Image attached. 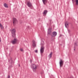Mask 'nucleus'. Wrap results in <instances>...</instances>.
I'll return each mask as SVG.
<instances>
[{
    "label": "nucleus",
    "instance_id": "obj_20",
    "mask_svg": "<svg viewBox=\"0 0 78 78\" xmlns=\"http://www.w3.org/2000/svg\"><path fill=\"white\" fill-rule=\"evenodd\" d=\"M74 44H75V45H76H76H77V42L75 43Z\"/></svg>",
    "mask_w": 78,
    "mask_h": 78
},
{
    "label": "nucleus",
    "instance_id": "obj_4",
    "mask_svg": "<svg viewBox=\"0 0 78 78\" xmlns=\"http://www.w3.org/2000/svg\"><path fill=\"white\" fill-rule=\"evenodd\" d=\"M44 47L43 45H42L40 49V52L41 55H42V53H43L44 51Z\"/></svg>",
    "mask_w": 78,
    "mask_h": 78
},
{
    "label": "nucleus",
    "instance_id": "obj_27",
    "mask_svg": "<svg viewBox=\"0 0 78 78\" xmlns=\"http://www.w3.org/2000/svg\"><path fill=\"white\" fill-rule=\"evenodd\" d=\"M74 50H75V49H74Z\"/></svg>",
    "mask_w": 78,
    "mask_h": 78
},
{
    "label": "nucleus",
    "instance_id": "obj_21",
    "mask_svg": "<svg viewBox=\"0 0 78 78\" xmlns=\"http://www.w3.org/2000/svg\"><path fill=\"white\" fill-rule=\"evenodd\" d=\"M10 76L9 75H8L7 76V78H10Z\"/></svg>",
    "mask_w": 78,
    "mask_h": 78
},
{
    "label": "nucleus",
    "instance_id": "obj_10",
    "mask_svg": "<svg viewBox=\"0 0 78 78\" xmlns=\"http://www.w3.org/2000/svg\"><path fill=\"white\" fill-rule=\"evenodd\" d=\"M42 1L43 3V4H44V5H46L47 3L48 0H42Z\"/></svg>",
    "mask_w": 78,
    "mask_h": 78
},
{
    "label": "nucleus",
    "instance_id": "obj_3",
    "mask_svg": "<svg viewBox=\"0 0 78 78\" xmlns=\"http://www.w3.org/2000/svg\"><path fill=\"white\" fill-rule=\"evenodd\" d=\"M15 37L14 39L12 40L11 41V43L13 45L16 44L17 43V39L15 38Z\"/></svg>",
    "mask_w": 78,
    "mask_h": 78
},
{
    "label": "nucleus",
    "instance_id": "obj_26",
    "mask_svg": "<svg viewBox=\"0 0 78 78\" xmlns=\"http://www.w3.org/2000/svg\"><path fill=\"white\" fill-rule=\"evenodd\" d=\"M50 22H51V20H50Z\"/></svg>",
    "mask_w": 78,
    "mask_h": 78
},
{
    "label": "nucleus",
    "instance_id": "obj_6",
    "mask_svg": "<svg viewBox=\"0 0 78 78\" xmlns=\"http://www.w3.org/2000/svg\"><path fill=\"white\" fill-rule=\"evenodd\" d=\"M17 22V20L16 18H13V23L14 26L15 25V24H16Z\"/></svg>",
    "mask_w": 78,
    "mask_h": 78
},
{
    "label": "nucleus",
    "instance_id": "obj_18",
    "mask_svg": "<svg viewBox=\"0 0 78 78\" xmlns=\"http://www.w3.org/2000/svg\"><path fill=\"white\" fill-rule=\"evenodd\" d=\"M10 61H11V62H12V58H11L9 60V62H10Z\"/></svg>",
    "mask_w": 78,
    "mask_h": 78
},
{
    "label": "nucleus",
    "instance_id": "obj_2",
    "mask_svg": "<svg viewBox=\"0 0 78 78\" xmlns=\"http://www.w3.org/2000/svg\"><path fill=\"white\" fill-rule=\"evenodd\" d=\"M31 67L33 69L34 72H36V69H37V66L34 64H32L31 65Z\"/></svg>",
    "mask_w": 78,
    "mask_h": 78
},
{
    "label": "nucleus",
    "instance_id": "obj_9",
    "mask_svg": "<svg viewBox=\"0 0 78 78\" xmlns=\"http://www.w3.org/2000/svg\"><path fill=\"white\" fill-rule=\"evenodd\" d=\"M32 46L33 47H36V41L34 40L32 41Z\"/></svg>",
    "mask_w": 78,
    "mask_h": 78
},
{
    "label": "nucleus",
    "instance_id": "obj_28",
    "mask_svg": "<svg viewBox=\"0 0 78 78\" xmlns=\"http://www.w3.org/2000/svg\"><path fill=\"white\" fill-rule=\"evenodd\" d=\"M19 66H20V65H19Z\"/></svg>",
    "mask_w": 78,
    "mask_h": 78
},
{
    "label": "nucleus",
    "instance_id": "obj_8",
    "mask_svg": "<svg viewBox=\"0 0 78 78\" xmlns=\"http://www.w3.org/2000/svg\"><path fill=\"white\" fill-rule=\"evenodd\" d=\"M57 35V33L56 32H54L52 33L51 36L55 37Z\"/></svg>",
    "mask_w": 78,
    "mask_h": 78
},
{
    "label": "nucleus",
    "instance_id": "obj_14",
    "mask_svg": "<svg viewBox=\"0 0 78 78\" xmlns=\"http://www.w3.org/2000/svg\"><path fill=\"white\" fill-rule=\"evenodd\" d=\"M65 27H66V28H67L68 27L69 24H68V23H67V22H66L65 23Z\"/></svg>",
    "mask_w": 78,
    "mask_h": 78
},
{
    "label": "nucleus",
    "instance_id": "obj_25",
    "mask_svg": "<svg viewBox=\"0 0 78 78\" xmlns=\"http://www.w3.org/2000/svg\"><path fill=\"white\" fill-rule=\"evenodd\" d=\"M30 27L29 26H28L27 27L28 28H29Z\"/></svg>",
    "mask_w": 78,
    "mask_h": 78
},
{
    "label": "nucleus",
    "instance_id": "obj_17",
    "mask_svg": "<svg viewBox=\"0 0 78 78\" xmlns=\"http://www.w3.org/2000/svg\"><path fill=\"white\" fill-rule=\"evenodd\" d=\"M76 5H78V0H76Z\"/></svg>",
    "mask_w": 78,
    "mask_h": 78
},
{
    "label": "nucleus",
    "instance_id": "obj_19",
    "mask_svg": "<svg viewBox=\"0 0 78 78\" xmlns=\"http://www.w3.org/2000/svg\"><path fill=\"white\" fill-rule=\"evenodd\" d=\"M34 51L35 53H37V50H35Z\"/></svg>",
    "mask_w": 78,
    "mask_h": 78
},
{
    "label": "nucleus",
    "instance_id": "obj_13",
    "mask_svg": "<svg viewBox=\"0 0 78 78\" xmlns=\"http://www.w3.org/2000/svg\"><path fill=\"white\" fill-rule=\"evenodd\" d=\"M52 55H53V53H52V52H51L48 56L49 59H51L52 56Z\"/></svg>",
    "mask_w": 78,
    "mask_h": 78
},
{
    "label": "nucleus",
    "instance_id": "obj_7",
    "mask_svg": "<svg viewBox=\"0 0 78 78\" xmlns=\"http://www.w3.org/2000/svg\"><path fill=\"white\" fill-rule=\"evenodd\" d=\"M59 64H60V67H62V66H63L64 63L63 62V61H62V59H60V62H59Z\"/></svg>",
    "mask_w": 78,
    "mask_h": 78
},
{
    "label": "nucleus",
    "instance_id": "obj_23",
    "mask_svg": "<svg viewBox=\"0 0 78 78\" xmlns=\"http://www.w3.org/2000/svg\"><path fill=\"white\" fill-rule=\"evenodd\" d=\"M73 0H72V2H73V3H74V1H73Z\"/></svg>",
    "mask_w": 78,
    "mask_h": 78
},
{
    "label": "nucleus",
    "instance_id": "obj_24",
    "mask_svg": "<svg viewBox=\"0 0 78 78\" xmlns=\"http://www.w3.org/2000/svg\"><path fill=\"white\" fill-rule=\"evenodd\" d=\"M2 42V41L1 40V38H0V42Z\"/></svg>",
    "mask_w": 78,
    "mask_h": 78
},
{
    "label": "nucleus",
    "instance_id": "obj_22",
    "mask_svg": "<svg viewBox=\"0 0 78 78\" xmlns=\"http://www.w3.org/2000/svg\"><path fill=\"white\" fill-rule=\"evenodd\" d=\"M20 50L21 51H23V49L22 48H21L20 49Z\"/></svg>",
    "mask_w": 78,
    "mask_h": 78
},
{
    "label": "nucleus",
    "instance_id": "obj_1",
    "mask_svg": "<svg viewBox=\"0 0 78 78\" xmlns=\"http://www.w3.org/2000/svg\"><path fill=\"white\" fill-rule=\"evenodd\" d=\"M10 31L11 32L12 34V36L13 37H16V29H12L10 30Z\"/></svg>",
    "mask_w": 78,
    "mask_h": 78
},
{
    "label": "nucleus",
    "instance_id": "obj_11",
    "mask_svg": "<svg viewBox=\"0 0 78 78\" xmlns=\"http://www.w3.org/2000/svg\"><path fill=\"white\" fill-rule=\"evenodd\" d=\"M48 12V11L46 10H44V11L43 13V15H44V16H45L46 15V14H47V13Z\"/></svg>",
    "mask_w": 78,
    "mask_h": 78
},
{
    "label": "nucleus",
    "instance_id": "obj_5",
    "mask_svg": "<svg viewBox=\"0 0 78 78\" xmlns=\"http://www.w3.org/2000/svg\"><path fill=\"white\" fill-rule=\"evenodd\" d=\"M27 5L28 7H30V9H32L33 8V5H32V4L30 2H27Z\"/></svg>",
    "mask_w": 78,
    "mask_h": 78
},
{
    "label": "nucleus",
    "instance_id": "obj_12",
    "mask_svg": "<svg viewBox=\"0 0 78 78\" xmlns=\"http://www.w3.org/2000/svg\"><path fill=\"white\" fill-rule=\"evenodd\" d=\"M48 33L49 34H51V28H49V29H48Z\"/></svg>",
    "mask_w": 78,
    "mask_h": 78
},
{
    "label": "nucleus",
    "instance_id": "obj_15",
    "mask_svg": "<svg viewBox=\"0 0 78 78\" xmlns=\"http://www.w3.org/2000/svg\"><path fill=\"white\" fill-rule=\"evenodd\" d=\"M4 6L5 7V8H8V6L6 3L4 4Z\"/></svg>",
    "mask_w": 78,
    "mask_h": 78
},
{
    "label": "nucleus",
    "instance_id": "obj_16",
    "mask_svg": "<svg viewBox=\"0 0 78 78\" xmlns=\"http://www.w3.org/2000/svg\"><path fill=\"white\" fill-rule=\"evenodd\" d=\"M0 27H1V29H3L4 28V27H3L1 23H0Z\"/></svg>",
    "mask_w": 78,
    "mask_h": 78
}]
</instances>
